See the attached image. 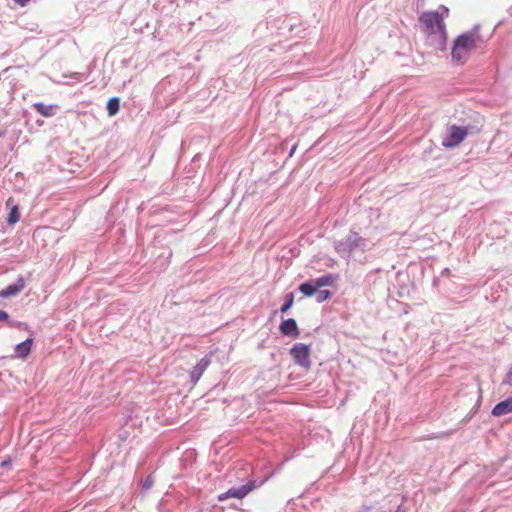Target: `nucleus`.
<instances>
[{
	"instance_id": "obj_17",
	"label": "nucleus",
	"mask_w": 512,
	"mask_h": 512,
	"mask_svg": "<svg viewBox=\"0 0 512 512\" xmlns=\"http://www.w3.org/2000/svg\"><path fill=\"white\" fill-rule=\"evenodd\" d=\"M330 297H331L330 291H328V290H321L317 294V301L318 302H323V301L328 300Z\"/></svg>"
},
{
	"instance_id": "obj_20",
	"label": "nucleus",
	"mask_w": 512,
	"mask_h": 512,
	"mask_svg": "<svg viewBox=\"0 0 512 512\" xmlns=\"http://www.w3.org/2000/svg\"><path fill=\"white\" fill-rule=\"evenodd\" d=\"M14 1L21 6H25L30 0H14Z\"/></svg>"
},
{
	"instance_id": "obj_14",
	"label": "nucleus",
	"mask_w": 512,
	"mask_h": 512,
	"mask_svg": "<svg viewBox=\"0 0 512 512\" xmlns=\"http://www.w3.org/2000/svg\"><path fill=\"white\" fill-rule=\"evenodd\" d=\"M120 108V101L117 97L110 98L107 102V111L109 116H114L118 113Z\"/></svg>"
},
{
	"instance_id": "obj_8",
	"label": "nucleus",
	"mask_w": 512,
	"mask_h": 512,
	"mask_svg": "<svg viewBox=\"0 0 512 512\" xmlns=\"http://www.w3.org/2000/svg\"><path fill=\"white\" fill-rule=\"evenodd\" d=\"M512 413V397H509L494 406L492 409V415L500 417Z\"/></svg>"
},
{
	"instance_id": "obj_7",
	"label": "nucleus",
	"mask_w": 512,
	"mask_h": 512,
	"mask_svg": "<svg viewBox=\"0 0 512 512\" xmlns=\"http://www.w3.org/2000/svg\"><path fill=\"white\" fill-rule=\"evenodd\" d=\"M279 329H280V332L285 336H292V337L299 336V329H298L297 323L292 318L284 320L280 324Z\"/></svg>"
},
{
	"instance_id": "obj_15",
	"label": "nucleus",
	"mask_w": 512,
	"mask_h": 512,
	"mask_svg": "<svg viewBox=\"0 0 512 512\" xmlns=\"http://www.w3.org/2000/svg\"><path fill=\"white\" fill-rule=\"evenodd\" d=\"M19 218H20V214H19L18 207L17 206L12 207L8 214V218H7L8 224L14 225L15 223H17L19 221Z\"/></svg>"
},
{
	"instance_id": "obj_2",
	"label": "nucleus",
	"mask_w": 512,
	"mask_h": 512,
	"mask_svg": "<svg viewBox=\"0 0 512 512\" xmlns=\"http://www.w3.org/2000/svg\"><path fill=\"white\" fill-rule=\"evenodd\" d=\"M478 36L475 32L463 33L454 40L451 57L458 64H463L470 57L472 51L476 50Z\"/></svg>"
},
{
	"instance_id": "obj_3",
	"label": "nucleus",
	"mask_w": 512,
	"mask_h": 512,
	"mask_svg": "<svg viewBox=\"0 0 512 512\" xmlns=\"http://www.w3.org/2000/svg\"><path fill=\"white\" fill-rule=\"evenodd\" d=\"M468 135V128L452 125L448 128L447 136L442 140V145L446 148L458 146Z\"/></svg>"
},
{
	"instance_id": "obj_5",
	"label": "nucleus",
	"mask_w": 512,
	"mask_h": 512,
	"mask_svg": "<svg viewBox=\"0 0 512 512\" xmlns=\"http://www.w3.org/2000/svg\"><path fill=\"white\" fill-rule=\"evenodd\" d=\"M256 487L254 481H250L246 483L245 485H242L238 488H231L225 493H222L218 496V500L220 502L227 500L228 498H237V499H243L246 497L252 490H254Z\"/></svg>"
},
{
	"instance_id": "obj_9",
	"label": "nucleus",
	"mask_w": 512,
	"mask_h": 512,
	"mask_svg": "<svg viewBox=\"0 0 512 512\" xmlns=\"http://www.w3.org/2000/svg\"><path fill=\"white\" fill-rule=\"evenodd\" d=\"M32 344L33 339L31 338H28L22 343L18 344L15 348L17 356L20 358H26L31 352Z\"/></svg>"
},
{
	"instance_id": "obj_16",
	"label": "nucleus",
	"mask_w": 512,
	"mask_h": 512,
	"mask_svg": "<svg viewBox=\"0 0 512 512\" xmlns=\"http://www.w3.org/2000/svg\"><path fill=\"white\" fill-rule=\"evenodd\" d=\"M284 299H285V302H284V304L282 305V307L280 309V311L282 313H286L292 307V305L294 303V295H293V293H291V292L287 293L285 295Z\"/></svg>"
},
{
	"instance_id": "obj_10",
	"label": "nucleus",
	"mask_w": 512,
	"mask_h": 512,
	"mask_svg": "<svg viewBox=\"0 0 512 512\" xmlns=\"http://www.w3.org/2000/svg\"><path fill=\"white\" fill-rule=\"evenodd\" d=\"M33 108L44 117H51L54 115V110L57 108L56 105H45L41 102L33 104Z\"/></svg>"
},
{
	"instance_id": "obj_13",
	"label": "nucleus",
	"mask_w": 512,
	"mask_h": 512,
	"mask_svg": "<svg viewBox=\"0 0 512 512\" xmlns=\"http://www.w3.org/2000/svg\"><path fill=\"white\" fill-rule=\"evenodd\" d=\"M299 290L301 293H303L306 297H311L316 294L317 288L314 285L313 281H308L305 283H302L299 286Z\"/></svg>"
},
{
	"instance_id": "obj_4",
	"label": "nucleus",
	"mask_w": 512,
	"mask_h": 512,
	"mask_svg": "<svg viewBox=\"0 0 512 512\" xmlns=\"http://www.w3.org/2000/svg\"><path fill=\"white\" fill-rule=\"evenodd\" d=\"M290 354L293 357L296 364L306 369L311 366V349L309 345L303 343H296L290 349Z\"/></svg>"
},
{
	"instance_id": "obj_19",
	"label": "nucleus",
	"mask_w": 512,
	"mask_h": 512,
	"mask_svg": "<svg viewBox=\"0 0 512 512\" xmlns=\"http://www.w3.org/2000/svg\"><path fill=\"white\" fill-rule=\"evenodd\" d=\"M8 318V314L5 311H0V321H4Z\"/></svg>"
},
{
	"instance_id": "obj_11",
	"label": "nucleus",
	"mask_w": 512,
	"mask_h": 512,
	"mask_svg": "<svg viewBox=\"0 0 512 512\" xmlns=\"http://www.w3.org/2000/svg\"><path fill=\"white\" fill-rule=\"evenodd\" d=\"M312 281L318 290L321 287L332 286L336 281V276L332 274H326Z\"/></svg>"
},
{
	"instance_id": "obj_21",
	"label": "nucleus",
	"mask_w": 512,
	"mask_h": 512,
	"mask_svg": "<svg viewBox=\"0 0 512 512\" xmlns=\"http://www.w3.org/2000/svg\"><path fill=\"white\" fill-rule=\"evenodd\" d=\"M295 149H296V147L294 146V147L292 148V150H291L290 155H292V154L295 152Z\"/></svg>"
},
{
	"instance_id": "obj_18",
	"label": "nucleus",
	"mask_w": 512,
	"mask_h": 512,
	"mask_svg": "<svg viewBox=\"0 0 512 512\" xmlns=\"http://www.w3.org/2000/svg\"><path fill=\"white\" fill-rule=\"evenodd\" d=\"M504 384H507L509 386H512V367L509 369L507 374L505 375V378L503 380Z\"/></svg>"
},
{
	"instance_id": "obj_1",
	"label": "nucleus",
	"mask_w": 512,
	"mask_h": 512,
	"mask_svg": "<svg viewBox=\"0 0 512 512\" xmlns=\"http://www.w3.org/2000/svg\"><path fill=\"white\" fill-rule=\"evenodd\" d=\"M449 16V9L441 5L436 11L423 12L419 17L422 31L431 38L436 39L441 46H444L447 39L445 18Z\"/></svg>"
},
{
	"instance_id": "obj_6",
	"label": "nucleus",
	"mask_w": 512,
	"mask_h": 512,
	"mask_svg": "<svg viewBox=\"0 0 512 512\" xmlns=\"http://www.w3.org/2000/svg\"><path fill=\"white\" fill-rule=\"evenodd\" d=\"M25 287V279L23 277H19L16 283L7 286L5 289L0 291V297H10L15 296L20 293Z\"/></svg>"
},
{
	"instance_id": "obj_12",
	"label": "nucleus",
	"mask_w": 512,
	"mask_h": 512,
	"mask_svg": "<svg viewBox=\"0 0 512 512\" xmlns=\"http://www.w3.org/2000/svg\"><path fill=\"white\" fill-rule=\"evenodd\" d=\"M208 365L209 361L206 359H202L199 363L196 364L191 373V377L194 382L199 380Z\"/></svg>"
}]
</instances>
